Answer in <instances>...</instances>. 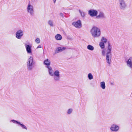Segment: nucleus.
I'll return each mask as SVG.
<instances>
[{
  "label": "nucleus",
  "instance_id": "obj_9",
  "mask_svg": "<svg viewBox=\"0 0 132 132\" xmlns=\"http://www.w3.org/2000/svg\"><path fill=\"white\" fill-rule=\"evenodd\" d=\"M24 46L27 53L30 54H32V50L31 45L27 44H25Z\"/></svg>",
  "mask_w": 132,
  "mask_h": 132
},
{
  "label": "nucleus",
  "instance_id": "obj_23",
  "mask_svg": "<svg viewBox=\"0 0 132 132\" xmlns=\"http://www.w3.org/2000/svg\"><path fill=\"white\" fill-rule=\"evenodd\" d=\"M88 79L89 80H91L93 79V75L91 73H89L88 75Z\"/></svg>",
  "mask_w": 132,
  "mask_h": 132
},
{
  "label": "nucleus",
  "instance_id": "obj_18",
  "mask_svg": "<svg viewBox=\"0 0 132 132\" xmlns=\"http://www.w3.org/2000/svg\"><path fill=\"white\" fill-rule=\"evenodd\" d=\"M55 38L57 40H60L62 39V37L61 35L57 34L55 35Z\"/></svg>",
  "mask_w": 132,
  "mask_h": 132
},
{
  "label": "nucleus",
  "instance_id": "obj_5",
  "mask_svg": "<svg viewBox=\"0 0 132 132\" xmlns=\"http://www.w3.org/2000/svg\"><path fill=\"white\" fill-rule=\"evenodd\" d=\"M119 6L122 10L125 9L127 7V4L124 0H118Z\"/></svg>",
  "mask_w": 132,
  "mask_h": 132
},
{
  "label": "nucleus",
  "instance_id": "obj_7",
  "mask_svg": "<svg viewBox=\"0 0 132 132\" xmlns=\"http://www.w3.org/2000/svg\"><path fill=\"white\" fill-rule=\"evenodd\" d=\"M52 77H54V79L55 81H59L60 80V73L58 70H55L54 72Z\"/></svg>",
  "mask_w": 132,
  "mask_h": 132
},
{
  "label": "nucleus",
  "instance_id": "obj_30",
  "mask_svg": "<svg viewBox=\"0 0 132 132\" xmlns=\"http://www.w3.org/2000/svg\"><path fill=\"white\" fill-rule=\"evenodd\" d=\"M60 15L62 17H64V16L63 13H60Z\"/></svg>",
  "mask_w": 132,
  "mask_h": 132
},
{
  "label": "nucleus",
  "instance_id": "obj_8",
  "mask_svg": "<svg viewBox=\"0 0 132 132\" xmlns=\"http://www.w3.org/2000/svg\"><path fill=\"white\" fill-rule=\"evenodd\" d=\"M24 35V33L23 31L20 29L18 30L15 34V37L16 38L18 39H21Z\"/></svg>",
  "mask_w": 132,
  "mask_h": 132
},
{
  "label": "nucleus",
  "instance_id": "obj_28",
  "mask_svg": "<svg viewBox=\"0 0 132 132\" xmlns=\"http://www.w3.org/2000/svg\"><path fill=\"white\" fill-rule=\"evenodd\" d=\"M10 122H12L14 123H16L17 124L19 125V124H20V122L17 121L15 120H12L10 121Z\"/></svg>",
  "mask_w": 132,
  "mask_h": 132
},
{
  "label": "nucleus",
  "instance_id": "obj_29",
  "mask_svg": "<svg viewBox=\"0 0 132 132\" xmlns=\"http://www.w3.org/2000/svg\"><path fill=\"white\" fill-rule=\"evenodd\" d=\"M40 39L38 38H36L35 40V42L36 43L38 44L40 43Z\"/></svg>",
  "mask_w": 132,
  "mask_h": 132
},
{
  "label": "nucleus",
  "instance_id": "obj_32",
  "mask_svg": "<svg viewBox=\"0 0 132 132\" xmlns=\"http://www.w3.org/2000/svg\"><path fill=\"white\" fill-rule=\"evenodd\" d=\"M110 84L111 85H114V83L113 82H111Z\"/></svg>",
  "mask_w": 132,
  "mask_h": 132
},
{
  "label": "nucleus",
  "instance_id": "obj_10",
  "mask_svg": "<svg viewBox=\"0 0 132 132\" xmlns=\"http://www.w3.org/2000/svg\"><path fill=\"white\" fill-rule=\"evenodd\" d=\"M72 24L78 28H80L82 27L81 22L80 20H79L76 22H73L72 23Z\"/></svg>",
  "mask_w": 132,
  "mask_h": 132
},
{
  "label": "nucleus",
  "instance_id": "obj_15",
  "mask_svg": "<svg viewBox=\"0 0 132 132\" xmlns=\"http://www.w3.org/2000/svg\"><path fill=\"white\" fill-rule=\"evenodd\" d=\"M65 49L66 47H65L62 46L58 47L56 49L55 53H59L64 50Z\"/></svg>",
  "mask_w": 132,
  "mask_h": 132
},
{
  "label": "nucleus",
  "instance_id": "obj_19",
  "mask_svg": "<svg viewBox=\"0 0 132 132\" xmlns=\"http://www.w3.org/2000/svg\"><path fill=\"white\" fill-rule=\"evenodd\" d=\"M44 64L46 65V67L50 66V61L48 59L45 60L44 61Z\"/></svg>",
  "mask_w": 132,
  "mask_h": 132
},
{
  "label": "nucleus",
  "instance_id": "obj_12",
  "mask_svg": "<svg viewBox=\"0 0 132 132\" xmlns=\"http://www.w3.org/2000/svg\"><path fill=\"white\" fill-rule=\"evenodd\" d=\"M88 14L92 17H96L98 14V12L96 10H90L88 11Z\"/></svg>",
  "mask_w": 132,
  "mask_h": 132
},
{
  "label": "nucleus",
  "instance_id": "obj_31",
  "mask_svg": "<svg viewBox=\"0 0 132 132\" xmlns=\"http://www.w3.org/2000/svg\"><path fill=\"white\" fill-rule=\"evenodd\" d=\"M42 48L41 46L40 45H39L37 47V48L38 49V48Z\"/></svg>",
  "mask_w": 132,
  "mask_h": 132
},
{
  "label": "nucleus",
  "instance_id": "obj_26",
  "mask_svg": "<svg viewBox=\"0 0 132 132\" xmlns=\"http://www.w3.org/2000/svg\"><path fill=\"white\" fill-rule=\"evenodd\" d=\"M79 11L82 17H83L85 16V14L84 12L81 11L80 10H79Z\"/></svg>",
  "mask_w": 132,
  "mask_h": 132
},
{
  "label": "nucleus",
  "instance_id": "obj_16",
  "mask_svg": "<svg viewBox=\"0 0 132 132\" xmlns=\"http://www.w3.org/2000/svg\"><path fill=\"white\" fill-rule=\"evenodd\" d=\"M96 18L98 19H103L105 18V16L104 13L101 12L99 13L98 15H97Z\"/></svg>",
  "mask_w": 132,
  "mask_h": 132
},
{
  "label": "nucleus",
  "instance_id": "obj_3",
  "mask_svg": "<svg viewBox=\"0 0 132 132\" xmlns=\"http://www.w3.org/2000/svg\"><path fill=\"white\" fill-rule=\"evenodd\" d=\"M27 13L30 15L33 16L34 14V11L33 6L29 3L27 5Z\"/></svg>",
  "mask_w": 132,
  "mask_h": 132
},
{
  "label": "nucleus",
  "instance_id": "obj_2",
  "mask_svg": "<svg viewBox=\"0 0 132 132\" xmlns=\"http://www.w3.org/2000/svg\"><path fill=\"white\" fill-rule=\"evenodd\" d=\"M35 62L34 60L33 57L30 56L28 59L27 63V69L29 70H31L33 69Z\"/></svg>",
  "mask_w": 132,
  "mask_h": 132
},
{
  "label": "nucleus",
  "instance_id": "obj_13",
  "mask_svg": "<svg viewBox=\"0 0 132 132\" xmlns=\"http://www.w3.org/2000/svg\"><path fill=\"white\" fill-rule=\"evenodd\" d=\"M112 47L111 44L109 42H108L107 46V52L106 54H112Z\"/></svg>",
  "mask_w": 132,
  "mask_h": 132
},
{
  "label": "nucleus",
  "instance_id": "obj_17",
  "mask_svg": "<svg viewBox=\"0 0 132 132\" xmlns=\"http://www.w3.org/2000/svg\"><path fill=\"white\" fill-rule=\"evenodd\" d=\"M48 69V72L49 75L51 76H53L54 74V71L52 67L50 66L46 67Z\"/></svg>",
  "mask_w": 132,
  "mask_h": 132
},
{
  "label": "nucleus",
  "instance_id": "obj_6",
  "mask_svg": "<svg viewBox=\"0 0 132 132\" xmlns=\"http://www.w3.org/2000/svg\"><path fill=\"white\" fill-rule=\"evenodd\" d=\"M119 126L115 124H112L110 128V130L113 132H117L119 130Z\"/></svg>",
  "mask_w": 132,
  "mask_h": 132
},
{
  "label": "nucleus",
  "instance_id": "obj_1",
  "mask_svg": "<svg viewBox=\"0 0 132 132\" xmlns=\"http://www.w3.org/2000/svg\"><path fill=\"white\" fill-rule=\"evenodd\" d=\"M90 32L92 36L94 38L99 37L101 34L100 28L95 26L93 27L91 29Z\"/></svg>",
  "mask_w": 132,
  "mask_h": 132
},
{
  "label": "nucleus",
  "instance_id": "obj_25",
  "mask_svg": "<svg viewBox=\"0 0 132 132\" xmlns=\"http://www.w3.org/2000/svg\"><path fill=\"white\" fill-rule=\"evenodd\" d=\"M19 125H20L21 126V127L23 129H26V130H27V127L26 126L24 125L21 123H20V124H19Z\"/></svg>",
  "mask_w": 132,
  "mask_h": 132
},
{
  "label": "nucleus",
  "instance_id": "obj_20",
  "mask_svg": "<svg viewBox=\"0 0 132 132\" xmlns=\"http://www.w3.org/2000/svg\"><path fill=\"white\" fill-rule=\"evenodd\" d=\"M100 86L103 89H104L106 87L105 83L104 82L102 81L100 83Z\"/></svg>",
  "mask_w": 132,
  "mask_h": 132
},
{
  "label": "nucleus",
  "instance_id": "obj_14",
  "mask_svg": "<svg viewBox=\"0 0 132 132\" xmlns=\"http://www.w3.org/2000/svg\"><path fill=\"white\" fill-rule=\"evenodd\" d=\"M112 54H106V62L109 64L111 63V56Z\"/></svg>",
  "mask_w": 132,
  "mask_h": 132
},
{
  "label": "nucleus",
  "instance_id": "obj_22",
  "mask_svg": "<svg viewBox=\"0 0 132 132\" xmlns=\"http://www.w3.org/2000/svg\"><path fill=\"white\" fill-rule=\"evenodd\" d=\"M48 24L51 27H53L54 26V23L53 21L50 20L48 21Z\"/></svg>",
  "mask_w": 132,
  "mask_h": 132
},
{
  "label": "nucleus",
  "instance_id": "obj_11",
  "mask_svg": "<svg viewBox=\"0 0 132 132\" xmlns=\"http://www.w3.org/2000/svg\"><path fill=\"white\" fill-rule=\"evenodd\" d=\"M126 63L127 67L130 69H132V57L127 60Z\"/></svg>",
  "mask_w": 132,
  "mask_h": 132
},
{
  "label": "nucleus",
  "instance_id": "obj_27",
  "mask_svg": "<svg viewBox=\"0 0 132 132\" xmlns=\"http://www.w3.org/2000/svg\"><path fill=\"white\" fill-rule=\"evenodd\" d=\"M102 49L101 51L102 54L103 56H104L106 53L105 50L104 48Z\"/></svg>",
  "mask_w": 132,
  "mask_h": 132
},
{
  "label": "nucleus",
  "instance_id": "obj_33",
  "mask_svg": "<svg viewBox=\"0 0 132 132\" xmlns=\"http://www.w3.org/2000/svg\"><path fill=\"white\" fill-rule=\"evenodd\" d=\"M53 2H54V3H55V2L56 0H53Z\"/></svg>",
  "mask_w": 132,
  "mask_h": 132
},
{
  "label": "nucleus",
  "instance_id": "obj_24",
  "mask_svg": "<svg viewBox=\"0 0 132 132\" xmlns=\"http://www.w3.org/2000/svg\"><path fill=\"white\" fill-rule=\"evenodd\" d=\"M73 110L72 108L68 109L67 111V114H71L72 113Z\"/></svg>",
  "mask_w": 132,
  "mask_h": 132
},
{
  "label": "nucleus",
  "instance_id": "obj_21",
  "mask_svg": "<svg viewBox=\"0 0 132 132\" xmlns=\"http://www.w3.org/2000/svg\"><path fill=\"white\" fill-rule=\"evenodd\" d=\"M87 48L89 50L91 51H93L94 49V48L93 46L90 45H87Z\"/></svg>",
  "mask_w": 132,
  "mask_h": 132
},
{
  "label": "nucleus",
  "instance_id": "obj_4",
  "mask_svg": "<svg viewBox=\"0 0 132 132\" xmlns=\"http://www.w3.org/2000/svg\"><path fill=\"white\" fill-rule=\"evenodd\" d=\"M107 39L105 37H102L99 43V45L101 49L104 48L105 47V44L107 42Z\"/></svg>",
  "mask_w": 132,
  "mask_h": 132
}]
</instances>
